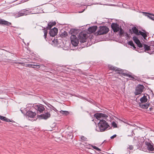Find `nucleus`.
Returning <instances> with one entry per match:
<instances>
[{"instance_id":"aec40b11","label":"nucleus","mask_w":154,"mask_h":154,"mask_svg":"<svg viewBox=\"0 0 154 154\" xmlns=\"http://www.w3.org/2000/svg\"><path fill=\"white\" fill-rule=\"evenodd\" d=\"M29 67H31L33 68H40V66L37 63H35L34 64L29 63Z\"/></svg>"},{"instance_id":"c85d7f7f","label":"nucleus","mask_w":154,"mask_h":154,"mask_svg":"<svg viewBox=\"0 0 154 154\" xmlns=\"http://www.w3.org/2000/svg\"><path fill=\"white\" fill-rule=\"evenodd\" d=\"M139 33V35H141L144 38H145L146 37V34L143 32L141 31H140Z\"/></svg>"},{"instance_id":"f257e3e1","label":"nucleus","mask_w":154,"mask_h":154,"mask_svg":"<svg viewBox=\"0 0 154 154\" xmlns=\"http://www.w3.org/2000/svg\"><path fill=\"white\" fill-rule=\"evenodd\" d=\"M94 116L97 119L100 120L98 123V127L100 131H104L109 127L106 121L110 117L104 114L98 113L94 115Z\"/></svg>"},{"instance_id":"f03ea898","label":"nucleus","mask_w":154,"mask_h":154,"mask_svg":"<svg viewBox=\"0 0 154 154\" xmlns=\"http://www.w3.org/2000/svg\"><path fill=\"white\" fill-rule=\"evenodd\" d=\"M79 41L81 43H84L86 41L87 34L85 32H82L80 33L78 36Z\"/></svg>"},{"instance_id":"b1692460","label":"nucleus","mask_w":154,"mask_h":154,"mask_svg":"<svg viewBox=\"0 0 154 154\" xmlns=\"http://www.w3.org/2000/svg\"><path fill=\"white\" fill-rule=\"evenodd\" d=\"M147 16L152 20H154V14H148Z\"/></svg>"},{"instance_id":"c756f323","label":"nucleus","mask_w":154,"mask_h":154,"mask_svg":"<svg viewBox=\"0 0 154 154\" xmlns=\"http://www.w3.org/2000/svg\"><path fill=\"white\" fill-rule=\"evenodd\" d=\"M122 75H123V76H128V77H131V78H133L132 76L130 75H128V74H125V73H123L122 74Z\"/></svg>"},{"instance_id":"6ab92c4d","label":"nucleus","mask_w":154,"mask_h":154,"mask_svg":"<svg viewBox=\"0 0 154 154\" xmlns=\"http://www.w3.org/2000/svg\"><path fill=\"white\" fill-rule=\"evenodd\" d=\"M56 24V23L55 22H50L49 23H48V26L47 27V29H51L53 26L55 25Z\"/></svg>"},{"instance_id":"6e6552de","label":"nucleus","mask_w":154,"mask_h":154,"mask_svg":"<svg viewBox=\"0 0 154 154\" xmlns=\"http://www.w3.org/2000/svg\"><path fill=\"white\" fill-rule=\"evenodd\" d=\"M29 14V11L28 10L24 9L19 12L18 14H16L15 16L16 18H17L23 15H28Z\"/></svg>"},{"instance_id":"412c9836","label":"nucleus","mask_w":154,"mask_h":154,"mask_svg":"<svg viewBox=\"0 0 154 154\" xmlns=\"http://www.w3.org/2000/svg\"><path fill=\"white\" fill-rule=\"evenodd\" d=\"M132 30L133 31V32L137 35H139V32H138V29L135 27H134L133 28H132Z\"/></svg>"},{"instance_id":"a211bd4d","label":"nucleus","mask_w":154,"mask_h":154,"mask_svg":"<svg viewBox=\"0 0 154 154\" xmlns=\"http://www.w3.org/2000/svg\"><path fill=\"white\" fill-rule=\"evenodd\" d=\"M0 119L2 120L5 121L6 122H13L12 121H11L9 119H8L6 117L1 116H0Z\"/></svg>"},{"instance_id":"79ce46f5","label":"nucleus","mask_w":154,"mask_h":154,"mask_svg":"<svg viewBox=\"0 0 154 154\" xmlns=\"http://www.w3.org/2000/svg\"><path fill=\"white\" fill-rule=\"evenodd\" d=\"M31 58H33V59H34V58H33L32 57H31Z\"/></svg>"},{"instance_id":"a19ab883","label":"nucleus","mask_w":154,"mask_h":154,"mask_svg":"<svg viewBox=\"0 0 154 154\" xmlns=\"http://www.w3.org/2000/svg\"><path fill=\"white\" fill-rule=\"evenodd\" d=\"M152 108H149V109H150V110H152Z\"/></svg>"},{"instance_id":"9b49d317","label":"nucleus","mask_w":154,"mask_h":154,"mask_svg":"<svg viewBox=\"0 0 154 154\" xmlns=\"http://www.w3.org/2000/svg\"><path fill=\"white\" fill-rule=\"evenodd\" d=\"M52 112V111L51 110L50 112H47L45 114H42L40 116V117L42 119H47L50 117L51 115Z\"/></svg>"},{"instance_id":"9d476101","label":"nucleus","mask_w":154,"mask_h":154,"mask_svg":"<svg viewBox=\"0 0 154 154\" xmlns=\"http://www.w3.org/2000/svg\"><path fill=\"white\" fill-rule=\"evenodd\" d=\"M29 118H33L31 119H29V121L30 120L32 122L36 121L37 119L36 113L32 111H29Z\"/></svg>"},{"instance_id":"f3484780","label":"nucleus","mask_w":154,"mask_h":154,"mask_svg":"<svg viewBox=\"0 0 154 154\" xmlns=\"http://www.w3.org/2000/svg\"><path fill=\"white\" fill-rule=\"evenodd\" d=\"M149 104L147 103L146 104H143L140 103L139 104L140 106L142 109H147L149 106Z\"/></svg>"},{"instance_id":"f8f14e48","label":"nucleus","mask_w":154,"mask_h":154,"mask_svg":"<svg viewBox=\"0 0 154 154\" xmlns=\"http://www.w3.org/2000/svg\"><path fill=\"white\" fill-rule=\"evenodd\" d=\"M57 32L58 29L57 28L54 27L50 30L49 32V34L51 36L54 37L57 34Z\"/></svg>"},{"instance_id":"5701e85b","label":"nucleus","mask_w":154,"mask_h":154,"mask_svg":"<svg viewBox=\"0 0 154 154\" xmlns=\"http://www.w3.org/2000/svg\"><path fill=\"white\" fill-rule=\"evenodd\" d=\"M60 113L62 114L63 115H67L68 114L69 112L68 111H66L61 110L60 111Z\"/></svg>"},{"instance_id":"473e14b6","label":"nucleus","mask_w":154,"mask_h":154,"mask_svg":"<svg viewBox=\"0 0 154 154\" xmlns=\"http://www.w3.org/2000/svg\"><path fill=\"white\" fill-rule=\"evenodd\" d=\"M44 38L45 39H46V38L47 37V30H44Z\"/></svg>"},{"instance_id":"2eb2a0df","label":"nucleus","mask_w":154,"mask_h":154,"mask_svg":"<svg viewBox=\"0 0 154 154\" xmlns=\"http://www.w3.org/2000/svg\"><path fill=\"white\" fill-rule=\"evenodd\" d=\"M108 67L110 69L114 70L116 71H119V72H118L119 74H120L121 73V71H122L119 68H117L115 67H113L110 65H109Z\"/></svg>"},{"instance_id":"e433bc0d","label":"nucleus","mask_w":154,"mask_h":154,"mask_svg":"<svg viewBox=\"0 0 154 154\" xmlns=\"http://www.w3.org/2000/svg\"><path fill=\"white\" fill-rule=\"evenodd\" d=\"M128 149H129L130 150H132L133 149V146H129V147L128 148Z\"/></svg>"},{"instance_id":"bb28decb","label":"nucleus","mask_w":154,"mask_h":154,"mask_svg":"<svg viewBox=\"0 0 154 154\" xmlns=\"http://www.w3.org/2000/svg\"><path fill=\"white\" fill-rule=\"evenodd\" d=\"M89 147H90V146L92 147L94 149H96V150H97V151H101V150L98 147H96V146H92V145H91L90 144H89Z\"/></svg>"},{"instance_id":"4c0bfd02","label":"nucleus","mask_w":154,"mask_h":154,"mask_svg":"<svg viewBox=\"0 0 154 154\" xmlns=\"http://www.w3.org/2000/svg\"><path fill=\"white\" fill-rule=\"evenodd\" d=\"M116 137V134H114L112 136H111L110 137V138L111 139H113L115 137Z\"/></svg>"},{"instance_id":"72a5a7b5","label":"nucleus","mask_w":154,"mask_h":154,"mask_svg":"<svg viewBox=\"0 0 154 154\" xmlns=\"http://www.w3.org/2000/svg\"><path fill=\"white\" fill-rule=\"evenodd\" d=\"M62 36L64 37H66L67 35V32H66L64 31L63 33H62Z\"/></svg>"},{"instance_id":"4be33fe9","label":"nucleus","mask_w":154,"mask_h":154,"mask_svg":"<svg viewBox=\"0 0 154 154\" xmlns=\"http://www.w3.org/2000/svg\"><path fill=\"white\" fill-rule=\"evenodd\" d=\"M143 48L145 49V51H149L151 50V48H150V47L146 45H143Z\"/></svg>"},{"instance_id":"f704fd0d","label":"nucleus","mask_w":154,"mask_h":154,"mask_svg":"<svg viewBox=\"0 0 154 154\" xmlns=\"http://www.w3.org/2000/svg\"><path fill=\"white\" fill-rule=\"evenodd\" d=\"M128 44L130 45L131 46H134V44L132 41H130L128 42Z\"/></svg>"},{"instance_id":"ea45409f","label":"nucleus","mask_w":154,"mask_h":154,"mask_svg":"<svg viewBox=\"0 0 154 154\" xmlns=\"http://www.w3.org/2000/svg\"><path fill=\"white\" fill-rule=\"evenodd\" d=\"M133 47V48L134 49H135L136 48V47L134 45V46H132Z\"/></svg>"},{"instance_id":"58836bf2","label":"nucleus","mask_w":154,"mask_h":154,"mask_svg":"<svg viewBox=\"0 0 154 154\" xmlns=\"http://www.w3.org/2000/svg\"><path fill=\"white\" fill-rule=\"evenodd\" d=\"M51 109L54 110L55 112H57V110L54 107L52 106Z\"/></svg>"},{"instance_id":"7ed1b4c3","label":"nucleus","mask_w":154,"mask_h":154,"mask_svg":"<svg viewBox=\"0 0 154 154\" xmlns=\"http://www.w3.org/2000/svg\"><path fill=\"white\" fill-rule=\"evenodd\" d=\"M109 31V29L107 27L103 26L100 28L99 30L97 33V35H101L106 33Z\"/></svg>"},{"instance_id":"c03bdc74","label":"nucleus","mask_w":154,"mask_h":154,"mask_svg":"<svg viewBox=\"0 0 154 154\" xmlns=\"http://www.w3.org/2000/svg\"><path fill=\"white\" fill-rule=\"evenodd\" d=\"M127 124H128V125H129L130 124H128V123H127Z\"/></svg>"},{"instance_id":"dca6fc26","label":"nucleus","mask_w":154,"mask_h":154,"mask_svg":"<svg viewBox=\"0 0 154 154\" xmlns=\"http://www.w3.org/2000/svg\"><path fill=\"white\" fill-rule=\"evenodd\" d=\"M140 101L141 103H143L147 102V98L146 96L144 95L143 97L140 99Z\"/></svg>"},{"instance_id":"4468645a","label":"nucleus","mask_w":154,"mask_h":154,"mask_svg":"<svg viewBox=\"0 0 154 154\" xmlns=\"http://www.w3.org/2000/svg\"><path fill=\"white\" fill-rule=\"evenodd\" d=\"M97 28V26H95L90 27L88 29V33H91L95 32Z\"/></svg>"},{"instance_id":"ddd939ff","label":"nucleus","mask_w":154,"mask_h":154,"mask_svg":"<svg viewBox=\"0 0 154 154\" xmlns=\"http://www.w3.org/2000/svg\"><path fill=\"white\" fill-rule=\"evenodd\" d=\"M11 24V23L0 18V25L9 26Z\"/></svg>"},{"instance_id":"20e7f679","label":"nucleus","mask_w":154,"mask_h":154,"mask_svg":"<svg viewBox=\"0 0 154 154\" xmlns=\"http://www.w3.org/2000/svg\"><path fill=\"white\" fill-rule=\"evenodd\" d=\"M33 108L35 109L40 112H42L45 109L44 106L40 104H33L31 109H32Z\"/></svg>"},{"instance_id":"39448f33","label":"nucleus","mask_w":154,"mask_h":154,"mask_svg":"<svg viewBox=\"0 0 154 154\" xmlns=\"http://www.w3.org/2000/svg\"><path fill=\"white\" fill-rule=\"evenodd\" d=\"M149 142H147L146 141H145V143L147 149L143 148V150L145 152L148 151H152L153 150L154 148L153 145Z\"/></svg>"},{"instance_id":"393cba45","label":"nucleus","mask_w":154,"mask_h":154,"mask_svg":"<svg viewBox=\"0 0 154 154\" xmlns=\"http://www.w3.org/2000/svg\"><path fill=\"white\" fill-rule=\"evenodd\" d=\"M133 40L136 44L140 43V40L136 37H133Z\"/></svg>"},{"instance_id":"37998d69","label":"nucleus","mask_w":154,"mask_h":154,"mask_svg":"<svg viewBox=\"0 0 154 154\" xmlns=\"http://www.w3.org/2000/svg\"><path fill=\"white\" fill-rule=\"evenodd\" d=\"M21 112H22L23 113V112H22V110H21Z\"/></svg>"},{"instance_id":"c9c22d12","label":"nucleus","mask_w":154,"mask_h":154,"mask_svg":"<svg viewBox=\"0 0 154 154\" xmlns=\"http://www.w3.org/2000/svg\"><path fill=\"white\" fill-rule=\"evenodd\" d=\"M137 44L138 45V46L140 48H141L142 47V45L140 43V42L139 43H138Z\"/></svg>"},{"instance_id":"7c9ffc66","label":"nucleus","mask_w":154,"mask_h":154,"mask_svg":"<svg viewBox=\"0 0 154 154\" xmlns=\"http://www.w3.org/2000/svg\"><path fill=\"white\" fill-rule=\"evenodd\" d=\"M112 126L114 128L117 127V124L115 122H114L113 121L112 123Z\"/></svg>"},{"instance_id":"a18cd8bd","label":"nucleus","mask_w":154,"mask_h":154,"mask_svg":"<svg viewBox=\"0 0 154 154\" xmlns=\"http://www.w3.org/2000/svg\"><path fill=\"white\" fill-rule=\"evenodd\" d=\"M1 93V92L0 91V93Z\"/></svg>"},{"instance_id":"423d86ee","label":"nucleus","mask_w":154,"mask_h":154,"mask_svg":"<svg viewBox=\"0 0 154 154\" xmlns=\"http://www.w3.org/2000/svg\"><path fill=\"white\" fill-rule=\"evenodd\" d=\"M71 43L74 46L78 45L79 42L76 36L75 35H72L70 37Z\"/></svg>"},{"instance_id":"cd10ccee","label":"nucleus","mask_w":154,"mask_h":154,"mask_svg":"<svg viewBox=\"0 0 154 154\" xmlns=\"http://www.w3.org/2000/svg\"><path fill=\"white\" fill-rule=\"evenodd\" d=\"M18 63L22 66H26V67L29 66V64L27 63L26 62Z\"/></svg>"},{"instance_id":"1a4fd4ad","label":"nucleus","mask_w":154,"mask_h":154,"mask_svg":"<svg viewBox=\"0 0 154 154\" xmlns=\"http://www.w3.org/2000/svg\"><path fill=\"white\" fill-rule=\"evenodd\" d=\"M111 27L115 32H117L119 31L121 32L122 31V29L120 28L119 25L117 23H112L111 24Z\"/></svg>"},{"instance_id":"0eeeda50","label":"nucleus","mask_w":154,"mask_h":154,"mask_svg":"<svg viewBox=\"0 0 154 154\" xmlns=\"http://www.w3.org/2000/svg\"><path fill=\"white\" fill-rule=\"evenodd\" d=\"M144 88V87L143 86L141 85H138L136 88L134 92L135 94L136 95L140 94L143 91Z\"/></svg>"},{"instance_id":"a878e982","label":"nucleus","mask_w":154,"mask_h":154,"mask_svg":"<svg viewBox=\"0 0 154 154\" xmlns=\"http://www.w3.org/2000/svg\"><path fill=\"white\" fill-rule=\"evenodd\" d=\"M28 111H27L26 109L24 110L23 112L24 114L26 116V117H27L28 118L29 117V112Z\"/></svg>"},{"instance_id":"2f4dec72","label":"nucleus","mask_w":154,"mask_h":154,"mask_svg":"<svg viewBox=\"0 0 154 154\" xmlns=\"http://www.w3.org/2000/svg\"><path fill=\"white\" fill-rule=\"evenodd\" d=\"M81 139L82 141H86L87 140V138L83 136H82L81 137Z\"/></svg>"}]
</instances>
